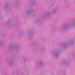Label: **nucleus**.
<instances>
[{
  "label": "nucleus",
  "mask_w": 75,
  "mask_h": 75,
  "mask_svg": "<svg viewBox=\"0 0 75 75\" xmlns=\"http://www.w3.org/2000/svg\"><path fill=\"white\" fill-rule=\"evenodd\" d=\"M33 12V10L31 9L29 11H26L25 12V14L26 16H30L31 15V14Z\"/></svg>",
  "instance_id": "39448f33"
},
{
  "label": "nucleus",
  "mask_w": 75,
  "mask_h": 75,
  "mask_svg": "<svg viewBox=\"0 0 75 75\" xmlns=\"http://www.w3.org/2000/svg\"><path fill=\"white\" fill-rule=\"evenodd\" d=\"M27 61V58L26 57H23L22 59V61L23 62H25Z\"/></svg>",
  "instance_id": "0eeeda50"
},
{
  "label": "nucleus",
  "mask_w": 75,
  "mask_h": 75,
  "mask_svg": "<svg viewBox=\"0 0 75 75\" xmlns=\"http://www.w3.org/2000/svg\"><path fill=\"white\" fill-rule=\"evenodd\" d=\"M51 15V13H48L46 16L45 17H50V16Z\"/></svg>",
  "instance_id": "6e6552de"
},
{
  "label": "nucleus",
  "mask_w": 75,
  "mask_h": 75,
  "mask_svg": "<svg viewBox=\"0 0 75 75\" xmlns=\"http://www.w3.org/2000/svg\"><path fill=\"white\" fill-rule=\"evenodd\" d=\"M45 65V64L42 62L40 61L39 62L37 63L36 64V66L37 67L39 68L40 67H42Z\"/></svg>",
  "instance_id": "20e7f679"
},
{
  "label": "nucleus",
  "mask_w": 75,
  "mask_h": 75,
  "mask_svg": "<svg viewBox=\"0 0 75 75\" xmlns=\"http://www.w3.org/2000/svg\"><path fill=\"white\" fill-rule=\"evenodd\" d=\"M30 3H31L32 6L35 5V4H36V2H35V0H32L30 2Z\"/></svg>",
  "instance_id": "423d86ee"
},
{
  "label": "nucleus",
  "mask_w": 75,
  "mask_h": 75,
  "mask_svg": "<svg viewBox=\"0 0 75 75\" xmlns=\"http://www.w3.org/2000/svg\"><path fill=\"white\" fill-rule=\"evenodd\" d=\"M75 40H72L68 41L66 43L62 44V46L63 49H66L69 45H74V44H75Z\"/></svg>",
  "instance_id": "f03ea898"
},
{
  "label": "nucleus",
  "mask_w": 75,
  "mask_h": 75,
  "mask_svg": "<svg viewBox=\"0 0 75 75\" xmlns=\"http://www.w3.org/2000/svg\"><path fill=\"white\" fill-rule=\"evenodd\" d=\"M70 26L73 28H75V20L72 21L71 26L69 25H63L62 27V28L63 31H66V30H67L69 28V27H70Z\"/></svg>",
  "instance_id": "f257e3e1"
},
{
  "label": "nucleus",
  "mask_w": 75,
  "mask_h": 75,
  "mask_svg": "<svg viewBox=\"0 0 75 75\" xmlns=\"http://www.w3.org/2000/svg\"><path fill=\"white\" fill-rule=\"evenodd\" d=\"M36 49H37V47H36Z\"/></svg>",
  "instance_id": "ddd939ff"
},
{
  "label": "nucleus",
  "mask_w": 75,
  "mask_h": 75,
  "mask_svg": "<svg viewBox=\"0 0 75 75\" xmlns=\"http://www.w3.org/2000/svg\"><path fill=\"white\" fill-rule=\"evenodd\" d=\"M56 12V10L54 9L53 10L52 13H55Z\"/></svg>",
  "instance_id": "9d476101"
},
{
  "label": "nucleus",
  "mask_w": 75,
  "mask_h": 75,
  "mask_svg": "<svg viewBox=\"0 0 75 75\" xmlns=\"http://www.w3.org/2000/svg\"><path fill=\"white\" fill-rule=\"evenodd\" d=\"M60 52L61 51L59 50H57L53 55L54 57L55 58H57L59 57V55Z\"/></svg>",
  "instance_id": "7ed1b4c3"
},
{
  "label": "nucleus",
  "mask_w": 75,
  "mask_h": 75,
  "mask_svg": "<svg viewBox=\"0 0 75 75\" xmlns=\"http://www.w3.org/2000/svg\"><path fill=\"white\" fill-rule=\"evenodd\" d=\"M36 14L35 13H34V14L33 15V16H35V15Z\"/></svg>",
  "instance_id": "f8f14e48"
},
{
  "label": "nucleus",
  "mask_w": 75,
  "mask_h": 75,
  "mask_svg": "<svg viewBox=\"0 0 75 75\" xmlns=\"http://www.w3.org/2000/svg\"><path fill=\"white\" fill-rule=\"evenodd\" d=\"M44 48L43 49H42V51H44Z\"/></svg>",
  "instance_id": "9b49d317"
},
{
  "label": "nucleus",
  "mask_w": 75,
  "mask_h": 75,
  "mask_svg": "<svg viewBox=\"0 0 75 75\" xmlns=\"http://www.w3.org/2000/svg\"><path fill=\"white\" fill-rule=\"evenodd\" d=\"M28 34H29L30 36V37H31L33 35V33H30V32H28L27 33Z\"/></svg>",
  "instance_id": "1a4fd4ad"
}]
</instances>
